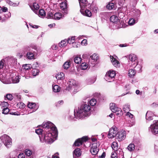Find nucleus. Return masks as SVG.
I'll use <instances>...</instances> for the list:
<instances>
[{
  "label": "nucleus",
  "mask_w": 158,
  "mask_h": 158,
  "mask_svg": "<svg viewBox=\"0 0 158 158\" xmlns=\"http://www.w3.org/2000/svg\"><path fill=\"white\" fill-rule=\"evenodd\" d=\"M90 106L87 104L82 105L78 109L74 110V115L76 118L82 119L90 114Z\"/></svg>",
  "instance_id": "obj_1"
},
{
  "label": "nucleus",
  "mask_w": 158,
  "mask_h": 158,
  "mask_svg": "<svg viewBox=\"0 0 158 158\" xmlns=\"http://www.w3.org/2000/svg\"><path fill=\"white\" fill-rule=\"evenodd\" d=\"M43 129L38 128L35 129V133L38 135H41L43 133L44 134L45 132H48L51 130L54 131L55 134L57 133V128L55 125L50 122H44L42 125Z\"/></svg>",
  "instance_id": "obj_2"
},
{
  "label": "nucleus",
  "mask_w": 158,
  "mask_h": 158,
  "mask_svg": "<svg viewBox=\"0 0 158 158\" xmlns=\"http://www.w3.org/2000/svg\"><path fill=\"white\" fill-rule=\"evenodd\" d=\"M52 131H53V134L55 136L57 135L58 133L55 134L54 131L51 130V131L48 132H45L44 135H42L41 137L39 136L40 141L41 142H45L48 144H51L54 141V140L53 139V135L51 132ZM57 133H58V132Z\"/></svg>",
  "instance_id": "obj_3"
},
{
  "label": "nucleus",
  "mask_w": 158,
  "mask_h": 158,
  "mask_svg": "<svg viewBox=\"0 0 158 158\" xmlns=\"http://www.w3.org/2000/svg\"><path fill=\"white\" fill-rule=\"evenodd\" d=\"M68 86L65 90L70 91L72 94H74L77 92V85L76 81L71 79L67 83Z\"/></svg>",
  "instance_id": "obj_4"
},
{
  "label": "nucleus",
  "mask_w": 158,
  "mask_h": 158,
  "mask_svg": "<svg viewBox=\"0 0 158 158\" xmlns=\"http://www.w3.org/2000/svg\"><path fill=\"white\" fill-rule=\"evenodd\" d=\"M20 79L19 76L16 75L14 73H12L10 75L9 78L2 82L6 84L17 83L19 82Z\"/></svg>",
  "instance_id": "obj_5"
},
{
  "label": "nucleus",
  "mask_w": 158,
  "mask_h": 158,
  "mask_svg": "<svg viewBox=\"0 0 158 158\" xmlns=\"http://www.w3.org/2000/svg\"><path fill=\"white\" fill-rule=\"evenodd\" d=\"M0 139L7 148L10 147L12 144L11 139L8 135L4 134L0 137Z\"/></svg>",
  "instance_id": "obj_6"
},
{
  "label": "nucleus",
  "mask_w": 158,
  "mask_h": 158,
  "mask_svg": "<svg viewBox=\"0 0 158 158\" xmlns=\"http://www.w3.org/2000/svg\"><path fill=\"white\" fill-rule=\"evenodd\" d=\"M115 75V71L110 70L107 72L105 78L106 81L108 82H112L114 81Z\"/></svg>",
  "instance_id": "obj_7"
},
{
  "label": "nucleus",
  "mask_w": 158,
  "mask_h": 158,
  "mask_svg": "<svg viewBox=\"0 0 158 158\" xmlns=\"http://www.w3.org/2000/svg\"><path fill=\"white\" fill-rule=\"evenodd\" d=\"M110 106V108L111 111L114 113H115L118 116H120L123 115L121 109L117 107L115 103H111Z\"/></svg>",
  "instance_id": "obj_8"
},
{
  "label": "nucleus",
  "mask_w": 158,
  "mask_h": 158,
  "mask_svg": "<svg viewBox=\"0 0 158 158\" xmlns=\"http://www.w3.org/2000/svg\"><path fill=\"white\" fill-rule=\"evenodd\" d=\"M148 130L149 131L154 135L158 134V120L154 121L153 124L151 125L148 128Z\"/></svg>",
  "instance_id": "obj_9"
},
{
  "label": "nucleus",
  "mask_w": 158,
  "mask_h": 158,
  "mask_svg": "<svg viewBox=\"0 0 158 158\" xmlns=\"http://www.w3.org/2000/svg\"><path fill=\"white\" fill-rule=\"evenodd\" d=\"M100 145L99 142L93 143L90 149V152L93 155H96L98 152V147Z\"/></svg>",
  "instance_id": "obj_10"
},
{
  "label": "nucleus",
  "mask_w": 158,
  "mask_h": 158,
  "mask_svg": "<svg viewBox=\"0 0 158 158\" xmlns=\"http://www.w3.org/2000/svg\"><path fill=\"white\" fill-rule=\"evenodd\" d=\"M118 133L117 128L115 126H113L110 129L108 136L109 138H113L116 136Z\"/></svg>",
  "instance_id": "obj_11"
},
{
  "label": "nucleus",
  "mask_w": 158,
  "mask_h": 158,
  "mask_svg": "<svg viewBox=\"0 0 158 158\" xmlns=\"http://www.w3.org/2000/svg\"><path fill=\"white\" fill-rule=\"evenodd\" d=\"M88 140V138L87 136H83L81 138H79L77 139L74 143V146H79L82 145V143L86 142Z\"/></svg>",
  "instance_id": "obj_12"
},
{
  "label": "nucleus",
  "mask_w": 158,
  "mask_h": 158,
  "mask_svg": "<svg viewBox=\"0 0 158 158\" xmlns=\"http://www.w3.org/2000/svg\"><path fill=\"white\" fill-rule=\"evenodd\" d=\"M67 1L65 0L60 4V7L62 10L64 15H66L68 13L67 5L66 3Z\"/></svg>",
  "instance_id": "obj_13"
},
{
  "label": "nucleus",
  "mask_w": 158,
  "mask_h": 158,
  "mask_svg": "<svg viewBox=\"0 0 158 158\" xmlns=\"http://www.w3.org/2000/svg\"><path fill=\"white\" fill-rule=\"evenodd\" d=\"M128 58L132 62L131 66L134 67V65L137 63V56L133 54H131L128 56Z\"/></svg>",
  "instance_id": "obj_14"
},
{
  "label": "nucleus",
  "mask_w": 158,
  "mask_h": 158,
  "mask_svg": "<svg viewBox=\"0 0 158 158\" xmlns=\"http://www.w3.org/2000/svg\"><path fill=\"white\" fill-rule=\"evenodd\" d=\"M31 67V65L29 64L23 65L22 66L23 69L21 70V75L23 77H24L26 78H27L26 76H25V74L26 73L27 71L30 69Z\"/></svg>",
  "instance_id": "obj_15"
},
{
  "label": "nucleus",
  "mask_w": 158,
  "mask_h": 158,
  "mask_svg": "<svg viewBox=\"0 0 158 158\" xmlns=\"http://www.w3.org/2000/svg\"><path fill=\"white\" fill-rule=\"evenodd\" d=\"M98 59V56L97 55L95 54H93L90 56V58L89 62V64H91V66H93Z\"/></svg>",
  "instance_id": "obj_16"
},
{
  "label": "nucleus",
  "mask_w": 158,
  "mask_h": 158,
  "mask_svg": "<svg viewBox=\"0 0 158 158\" xmlns=\"http://www.w3.org/2000/svg\"><path fill=\"white\" fill-rule=\"evenodd\" d=\"M126 136V132L124 131H122L118 132L116 137L119 141L124 139Z\"/></svg>",
  "instance_id": "obj_17"
},
{
  "label": "nucleus",
  "mask_w": 158,
  "mask_h": 158,
  "mask_svg": "<svg viewBox=\"0 0 158 158\" xmlns=\"http://www.w3.org/2000/svg\"><path fill=\"white\" fill-rule=\"evenodd\" d=\"M79 1L81 9L89 6L90 4L88 3L87 0H79Z\"/></svg>",
  "instance_id": "obj_18"
},
{
  "label": "nucleus",
  "mask_w": 158,
  "mask_h": 158,
  "mask_svg": "<svg viewBox=\"0 0 158 158\" xmlns=\"http://www.w3.org/2000/svg\"><path fill=\"white\" fill-rule=\"evenodd\" d=\"M84 8H82L80 9V11L81 14L87 17H91L92 15L91 11L88 9L85 10Z\"/></svg>",
  "instance_id": "obj_19"
},
{
  "label": "nucleus",
  "mask_w": 158,
  "mask_h": 158,
  "mask_svg": "<svg viewBox=\"0 0 158 158\" xmlns=\"http://www.w3.org/2000/svg\"><path fill=\"white\" fill-rule=\"evenodd\" d=\"M55 77L57 80V81L60 83V81H62L64 77V74L63 73H58L55 75Z\"/></svg>",
  "instance_id": "obj_20"
},
{
  "label": "nucleus",
  "mask_w": 158,
  "mask_h": 158,
  "mask_svg": "<svg viewBox=\"0 0 158 158\" xmlns=\"http://www.w3.org/2000/svg\"><path fill=\"white\" fill-rule=\"evenodd\" d=\"M154 115V114L151 111H147L146 114V119L147 120L150 121L153 119L152 116Z\"/></svg>",
  "instance_id": "obj_21"
},
{
  "label": "nucleus",
  "mask_w": 158,
  "mask_h": 158,
  "mask_svg": "<svg viewBox=\"0 0 158 158\" xmlns=\"http://www.w3.org/2000/svg\"><path fill=\"white\" fill-rule=\"evenodd\" d=\"M73 158H76L77 157L80 156L81 155L80 149L79 148L75 149L73 151Z\"/></svg>",
  "instance_id": "obj_22"
},
{
  "label": "nucleus",
  "mask_w": 158,
  "mask_h": 158,
  "mask_svg": "<svg viewBox=\"0 0 158 158\" xmlns=\"http://www.w3.org/2000/svg\"><path fill=\"white\" fill-rule=\"evenodd\" d=\"M110 57L111 62L114 66L117 67L119 65V63L116 59L111 56H110Z\"/></svg>",
  "instance_id": "obj_23"
},
{
  "label": "nucleus",
  "mask_w": 158,
  "mask_h": 158,
  "mask_svg": "<svg viewBox=\"0 0 158 158\" xmlns=\"http://www.w3.org/2000/svg\"><path fill=\"white\" fill-rule=\"evenodd\" d=\"M133 16L135 19H137L140 16L141 14L140 11L138 9L135 10L133 11Z\"/></svg>",
  "instance_id": "obj_24"
},
{
  "label": "nucleus",
  "mask_w": 158,
  "mask_h": 158,
  "mask_svg": "<svg viewBox=\"0 0 158 158\" xmlns=\"http://www.w3.org/2000/svg\"><path fill=\"white\" fill-rule=\"evenodd\" d=\"M31 48L34 49L36 52H37V47L33 44H31L29 46H26L25 48V50L26 51H30Z\"/></svg>",
  "instance_id": "obj_25"
},
{
  "label": "nucleus",
  "mask_w": 158,
  "mask_h": 158,
  "mask_svg": "<svg viewBox=\"0 0 158 158\" xmlns=\"http://www.w3.org/2000/svg\"><path fill=\"white\" fill-rule=\"evenodd\" d=\"M36 52L35 51H33V52H29L27 53V57L29 60H32L35 58L34 55L35 53Z\"/></svg>",
  "instance_id": "obj_26"
},
{
  "label": "nucleus",
  "mask_w": 158,
  "mask_h": 158,
  "mask_svg": "<svg viewBox=\"0 0 158 158\" xmlns=\"http://www.w3.org/2000/svg\"><path fill=\"white\" fill-rule=\"evenodd\" d=\"M64 16V15L62 14L61 13L57 12L54 15V19L59 20L62 18Z\"/></svg>",
  "instance_id": "obj_27"
},
{
  "label": "nucleus",
  "mask_w": 158,
  "mask_h": 158,
  "mask_svg": "<svg viewBox=\"0 0 158 158\" xmlns=\"http://www.w3.org/2000/svg\"><path fill=\"white\" fill-rule=\"evenodd\" d=\"M111 147L114 151H117V153H118V146L116 142H113L111 145Z\"/></svg>",
  "instance_id": "obj_28"
},
{
  "label": "nucleus",
  "mask_w": 158,
  "mask_h": 158,
  "mask_svg": "<svg viewBox=\"0 0 158 158\" xmlns=\"http://www.w3.org/2000/svg\"><path fill=\"white\" fill-rule=\"evenodd\" d=\"M110 20L111 22L115 23L118 22L119 19L117 16L115 15H113L110 17Z\"/></svg>",
  "instance_id": "obj_29"
},
{
  "label": "nucleus",
  "mask_w": 158,
  "mask_h": 158,
  "mask_svg": "<svg viewBox=\"0 0 158 158\" xmlns=\"http://www.w3.org/2000/svg\"><path fill=\"white\" fill-rule=\"evenodd\" d=\"M135 64H136V66L134 65V67L135 68V70L138 73L141 72L142 71V66L140 64H138V63Z\"/></svg>",
  "instance_id": "obj_30"
},
{
  "label": "nucleus",
  "mask_w": 158,
  "mask_h": 158,
  "mask_svg": "<svg viewBox=\"0 0 158 158\" xmlns=\"http://www.w3.org/2000/svg\"><path fill=\"white\" fill-rule=\"evenodd\" d=\"M39 73V70L36 68H32V70L31 71V73L32 75L34 76H36L38 75Z\"/></svg>",
  "instance_id": "obj_31"
},
{
  "label": "nucleus",
  "mask_w": 158,
  "mask_h": 158,
  "mask_svg": "<svg viewBox=\"0 0 158 158\" xmlns=\"http://www.w3.org/2000/svg\"><path fill=\"white\" fill-rule=\"evenodd\" d=\"M2 19L4 20H6L11 16V14L10 12H8L7 14H2Z\"/></svg>",
  "instance_id": "obj_32"
},
{
  "label": "nucleus",
  "mask_w": 158,
  "mask_h": 158,
  "mask_svg": "<svg viewBox=\"0 0 158 158\" xmlns=\"http://www.w3.org/2000/svg\"><path fill=\"white\" fill-rule=\"evenodd\" d=\"M46 15V12L43 9H40L39 11L38 15L40 17L44 18Z\"/></svg>",
  "instance_id": "obj_33"
},
{
  "label": "nucleus",
  "mask_w": 158,
  "mask_h": 158,
  "mask_svg": "<svg viewBox=\"0 0 158 158\" xmlns=\"http://www.w3.org/2000/svg\"><path fill=\"white\" fill-rule=\"evenodd\" d=\"M81 57L77 56L74 59V62L77 64H79L81 62Z\"/></svg>",
  "instance_id": "obj_34"
},
{
  "label": "nucleus",
  "mask_w": 158,
  "mask_h": 158,
  "mask_svg": "<svg viewBox=\"0 0 158 158\" xmlns=\"http://www.w3.org/2000/svg\"><path fill=\"white\" fill-rule=\"evenodd\" d=\"M135 70L134 69H129L128 74L130 77H132L135 75Z\"/></svg>",
  "instance_id": "obj_35"
},
{
  "label": "nucleus",
  "mask_w": 158,
  "mask_h": 158,
  "mask_svg": "<svg viewBox=\"0 0 158 158\" xmlns=\"http://www.w3.org/2000/svg\"><path fill=\"white\" fill-rule=\"evenodd\" d=\"M67 43H68L67 40H62L59 44V46L60 48H62L63 47L65 46L66 45Z\"/></svg>",
  "instance_id": "obj_36"
},
{
  "label": "nucleus",
  "mask_w": 158,
  "mask_h": 158,
  "mask_svg": "<svg viewBox=\"0 0 158 158\" xmlns=\"http://www.w3.org/2000/svg\"><path fill=\"white\" fill-rule=\"evenodd\" d=\"M135 145L133 143H131L129 144L127 147V149L130 152L133 151L135 149Z\"/></svg>",
  "instance_id": "obj_37"
},
{
  "label": "nucleus",
  "mask_w": 158,
  "mask_h": 158,
  "mask_svg": "<svg viewBox=\"0 0 158 158\" xmlns=\"http://www.w3.org/2000/svg\"><path fill=\"white\" fill-rule=\"evenodd\" d=\"M53 90L54 92H58L60 90V87L57 85H54L53 88Z\"/></svg>",
  "instance_id": "obj_38"
},
{
  "label": "nucleus",
  "mask_w": 158,
  "mask_h": 158,
  "mask_svg": "<svg viewBox=\"0 0 158 158\" xmlns=\"http://www.w3.org/2000/svg\"><path fill=\"white\" fill-rule=\"evenodd\" d=\"M75 36H73L71 38H69L67 40L68 43L70 44L74 43L75 42Z\"/></svg>",
  "instance_id": "obj_39"
},
{
  "label": "nucleus",
  "mask_w": 158,
  "mask_h": 158,
  "mask_svg": "<svg viewBox=\"0 0 158 158\" xmlns=\"http://www.w3.org/2000/svg\"><path fill=\"white\" fill-rule=\"evenodd\" d=\"M123 110L125 112L129 111L130 110V105L128 104L124 105L123 106Z\"/></svg>",
  "instance_id": "obj_40"
},
{
  "label": "nucleus",
  "mask_w": 158,
  "mask_h": 158,
  "mask_svg": "<svg viewBox=\"0 0 158 158\" xmlns=\"http://www.w3.org/2000/svg\"><path fill=\"white\" fill-rule=\"evenodd\" d=\"M36 105V104L35 103L29 102L27 106L28 107L30 108L33 109L35 107Z\"/></svg>",
  "instance_id": "obj_41"
},
{
  "label": "nucleus",
  "mask_w": 158,
  "mask_h": 158,
  "mask_svg": "<svg viewBox=\"0 0 158 158\" xmlns=\"http://www.w3.org/2000/svg\"><path fill=\"white\" fill-rule=\"evenodd\" d=\"M6 2L10 5L12 6H18L19 4V3H14L10 0H6Z\"/></svg>",
  "instance_id": "obj_42"
},
{
  "label": "nucleus",
  "mask_w": 158,
  "mask_h": 158,
  "mask_svg": "<svg viewBox=\"0 0 158 158\" xmlns=\"http://www.w3.org/2000/svg\"><path fill=\"white\" fill-rule=\"evenodd\" d=\"M89 104L91 106H94L96 105L97 103V101L96 99L94 98L91 99L89 101Z\"/></svg>",
  "instance_id": "obj_43"
},
{
  "label": "nucleus",
  "mask_w": 158,
  "mask_h": 158,
  "mask_svg": "<svg viewBox=\"0 0 158 158\" xmlns=\"http://www.w3.org/2000/svg\"><path fill=\"white\" fill-rule=\"evenodd\" d=\"M88 64L86 63H83L81 64V68L82 70H85L87 69Z\"/></svg>",
  "instance_id": "obj_44"
},
{
  "label": "nucleus",
  "mask_w": 158,
  "mask_h": 158,
  "mask_svg": "<svg viewBox=\"0 0 158 158\" xmlns=\"http://www.w3.org/2000/svg\"><path fill=\"white\" fill-rule=\"evenodd\" d=\"M25 154L27 156L29 157L32 155V152L29 150L26 149L25 150Z\"/></svg>",
  "instance_id": "obj_45"
},
{
  "label": "nucleus",
  "mask_w": 158,
  "mask_h": 158,
  "mask_svg": "<svg viewBox=\"0 0 158 158\" xmlns=\"http://www.w3.org/2000/svg\"><path fill=\"white\" fill-rule=\"evenodd\" d=\"M47 18L48 19H54V15L52 12H48L47 14Z\"/></svg>",
  "instance_id": "obj_46"
},
{
  "label": "nucleus",
  "mask_w": 158,
  "mask_h": 158,
  "mask_svg": "<svg viewBox=\"0 0 158 158\" xmlns=\"http://www.w3.org/2000/svg\"><path fill=\"white\" fill-rule=\"evenodd\" d=\"M114 4L112 3H109L106 6L107 8L109 10H111L114 9Z\"/></svg>",
  "instance_id": "obj_47"
},
{
  "label": "nucleus",
  "mask_w": 158,
  "mask_h": 158,
  "mask_svg": "<svg viewBox=\"0 0 158 158\" xmlns=\"http://www.w3.org/2000/svg\"><path fill=\"white\" fill-rule=\"evenodd\" d=\"M70 64L69 62L66 61L64 64L63 65V68L65 69H67L69 67Z\"/></svg>",
  "instance_id": "obj_48"
},
{
  "label": "nucleus",
  "mask_w": 158,
  "mask_h": 158,
  "mask_svg": "<svg viewBox=\"0 0 158 158\" xmlns=\"http://www.w3.org/2000/svg\"><path fill=\"white\" fill-rule=\"evenodd\" d=\"M10 110L7 107L5 108L2 110V113L4 114H7L9 112Z\"/></svg>",
  "instance_id": "obj_49"
},
{
  "label": "nucleus",
  "mask_w": 158,
  "mask_h": 158,
  "mask_svg": "<svg viewBox=\"0 0 158 158\" xmlns=\"http://www.w3.org/2000/svg\"><path fill=\"white\" fill-rule=\"evenodd\" d=\"M0 106L2 108L5 107H7V106H8V103L6 102H3L1 103Z\"/></svg>",
  "instance_id": "obj_50"
},
{
  "label": "nucleus",
  "mask_w": 158,
  "mask_h": 158,
  "mask_svg": "<svg viewBox=\"0 0 158 158\" xmlns=\"http://www.w3.org/2000/svg\"><path fill=\"white\" fill-rule=\"evenodd\" d=\"M5 98H6L7 99L9 100H12L13 98L12 95L10 94H8L5 96Z\"/></svg>",
  "instance_id": "obj_51"
},
{
  "label": "nucleus",
  "mask_w": 158,
  "mask_h": 158,
  "mask_svg": "<svg viewBox=\"0 0 158 158\" xmlns=\"http://www.w3.org/2000/svg\"><path fill=\"white\" fill-rule=\"evenodd\" d=\"M128 23L129 25H133L135 23V20L133 18L130 19H129Z\"/></svg>",
  "instance_id": "obj_52"
},
{
  "label": "nucleus",
  "mask_w": 158,
  "mask_h": 158,
  "mask_svg": "<svg viewBox=\"0 0 158 158\" xmlns=\"http://www.w3.org/2000/svg\"><path fill=\"white\" fill-rule=\"evenodd\" d=\"M25 156L24 154L23 153H20L18 156V157H12V158H25Z\"/></svg>",
  "instance_id": "obj_53"
},
{
  "label": "nucleus",
  "mask_w": 158,
  "mask_h": 158,
  "mask_svg": "<svg viewBox=\"0 0 158 158\" xmlns=\"http://www.w3.org/2000/svg\"><path fill=\"white\" fill-rule=\"evenodd\" d=\"M111 158H117V153L115 152H112L111 154Z\"/></svg>",
  "instance_id": "obj_54"
},
{
  "label": "nucleus",
  "mask_w": 158,
  "mask_h": 158,
  "mask_svg": "<svg viewBox=\"0 0 158 158\" xmlns=\"http://www.w3.org/2000/svg\"><path fill=\"white\" fill-rule=\"evenodd\" d=\"M33 6L34 8L36 10H38L40 7L39 5L36 3H35L33 4Z\"/></svg>",
  "instance_id": "obj_55"
},
{
  "label": "nucleus",
  "mask_w": 158,
  "mask_h": 158,
  "mask_svg": "<svg viewBox=\"0 0 158 158\" xmlns=\"http://www.w3.org/2000/svg\"><path fill=\"white\" fill-rule=\"evenodd\" d=\"M118 16L120 18L123 19L124 16V13L120 12L118 13Z\"/></svg>",
  "instance_id": "obj_56"
},
{
  "label": "nucleus",
  "mask_w": 158,
  "mask_h": 158,
  "mask_svg": "<svg viewBox=\"0 0 158 158\" xmlns=\"http://www.w3.org/2000/svg\"><path fill=\"white\" fill-rule=\"evenodd\" d=\"M81 44L82 45H86L87 44V41L86 39H84L81 42Z\"/></svg>",
  "instance_id": "obj_57"
},
{
  "label": "nucleus",
  "mask_w": 158,
  "mask_h": 158,
  "mask_svg": "<svg viewBox=\"0 0 158 158\" xmlns=\"http://www.w3.org/2000/svg\"><path fill=\"white\" fill-rule=\"evenodd\" d=\"M4 64L2 60L0 61V73L1 72V70L3 68Z\"/></svg>",
  "instance_id": "obj_58"
},
{
  "label": "nucleus",
  "mask_w": 158,
  "mask_h": 158,
  "mask_svg": "<svg viewBox=\"0 0 158 158\" xmlns=\"http://www.w3.org/2000/svg\"><path fill=\"white\" fill-rule=\"evenodd\" d=\"M52 158H59V153L56 152L52 155Z\"/></svg>",
  "instance_id": "obj_59"
},
{
  "label": "nucleus",
  "mask_w": 158,
  "mask_h": 158,
  "mask_svg": "<svg viewBox=\"0 0 158 158\" xmlns=\"http://www.w3.org/2000/svg\"><path fill=\"white\" fill-rule=\"evenodd\" d=\"M151 106L152 107H158V103L156 102H154L152 103Z\"/></svg>",
  "instance_id": "obj_60"
},
{
  "label": "nucleus",
  "mask_w": 158,
  "mask_h": 158,
  "mask_svg": "<svg viewBox=\"0 0 158 158\" xmlns=\"http://www.w3.org/2000/svg\"><path fill=\"white\" fill-rule=\"evenodd\" d=\"M95 81V79H93L92 80H89V81L88 82V84H92L94 83Z\"/></svg>",
  "instance_id": "obj_61"
},
{
  "label": "nucleus",
  "mask_w": 158,
  "mask_h": 158,
  "mask_svg": "<svg viewBox=\"0 0 158 158\" xmlns=\"http://www.w3.org/2000/svg\"><path fill=\"white\" fill-rule=\"evenodd\" d=\"M126 115L127 116H129V117L131 118H132L133 117V115L132 114H131L129 112H127V113Z\"/></svg>",
  "instance_id": "obj_62"
},
{
  "label": "nucleus",
  "mask_w": 158,
  "mask_h": 158,
  "mask_svg": "<svg viewBox=\"0 0 158 158\" xmlns=\"http://www.w3.org/2000/svg\"><path fill=\"white\" fill-rule=\"evenodd\" d=\"M120 154H119V157L122 158H123V152L122 151H119Z\"/></svg>",
  "instance_id": "obj_63"
},
{
  "label": "nucleus",
  "mask_w": 158,
  "mask_h": 158,
  "mask_svg": "<svg viewBox=\"0 0 158 158\" xmlns=\"http://www.w3.org/2000/svg\"><path fill=\"white\" fill-rule=\"evenodd\" d=\"M38 64L37 63H34L33 64L32 67V68H37L38 67Z\"/></svg>",
  "instance_id": "obj_64"
}]
</instances>
